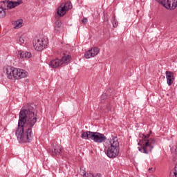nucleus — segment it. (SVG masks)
<instances>
[{"mask_svg": "<svg viewBox=\"0 0 177 177\" xmlns=\"http://www.w3.org/2000/svg\"><path fill=\"white\" fill-rule=\"evenodd\" d=\"M37 106L29 104L24 106L20 112L18 120V127L15 131L17 139L19 143H31L34 139L32 127L37 123Z\"/></svg>", "mask_w": 177, "mask_h": 177, "instance_id": "nucleus-1", "label": "nucleus"}, {"mask_svg": "<svg viewBox=\"0 0 177 177\" xmlns=\"http://www.w3.org/2000/svg\"><path fill=\"white\" fill-rule=\"evenodd\" d=\"M28 75V73L23 69H17L13 67L6 68V77L8 80H20L26 78Z\"/></svg>", "mask_w": 177, "mask_h": 177, "instance_id": "nucleus-2", "label": "nucleus"}, {"mask_svg": "<svg viewBox=\"0 0 177 177\" xmlns=\"http://www.w3.org/2000/svg\"><path fill=\"white\" fill-rule=\"evenodd\" d=\"M154 145H156V139L149 138V140H145L141 148L138 147V150L141 151V153L149 154V153H151V150L154 149Z\"/></svg>", "mask_w": 177, "mask_h": 177, "instance_id": "nucleus-3", "label": "nucleus"}, {"mask_svg": "<svg viewBox=\"0 0 177 177\" xmlns=\"http://www.w3.org/2000/svg\"><path fill=\"white\" fill-rule=\"evenodd\" d=\"M48 44V38H35L33 40V46L35 50H38L39 52L44 50Z\"/></svg>", "mask_w": 177, "mask_h": 177, "instance_id": "nucleus-4", "label": "nucleus"}, {"mask_svg": "<svg viewBox=\"0 0 177 177\" xmlns=\"http://www.w3.org/2000/svg\"><path fill=\"white\" fill-rule=\"evenodd\" d=\"M162 3L165 8L170 10H175L177 8V0H156Z\"/></svg>", "mask_w": 177, "mask_h": 177, "instance_id": "nucleus-5", "label": "nucleus"}, {"mask_svg": "<svg viewBox=\"0 0 177 177\" xmlns=\"http://www.w3.org/2000/svg\"><path fill=\"white\" fill-rule=\"evenodd\" d=\"M162 3L165 8L170 10H175L177 8V0H156Z\"/></svg>", "mask_w": 177, "mask_h": 177, "instance_id": "nucleus-6", "label": "nucleus"}, {"mask_svg": "<svg viewBox=\"0 0 177 177\" xmlns=\"http://www.w3.org/2000/svg\"><path fill=\"white\" fill-rule=\"evenodd\" d=\"M90 133V139L93 140V142L95 143H103V142H106V139H107V138H106L103 133L93 131Z\"/></svg>", "mask_w": 177, "mask_h": 177, "instance_id": "nucleus-7", "label": "nucleus"}, {"mask_svg": "<svg viewBox=\"0 0 177 177\" xmlns=\"http://www.w3.org/2000/svg\"><path fill=\"white\" fill-rule=\"evenodd\" d=\"M100 49L97 47H93L91 50H88L86 53L84 54V57L86 59H91V57H95V56H97V55L99 54Z\"/></svg>", "mask_w": 177, "mask_h": 177, "instance_id": "nucleus-8", "label": "nucleus"}, {"mask_svg": "<svg viewBox=\"0 0 177 177\" xmlns=\"http://www.w3.org/2000/svg\"><path fill=\"white\" fill-rule=\"evenodd\" d=\"M4 3L7 9H15V8L19 6V5H21V3H23V1L21 0H18V1H4Z\"/></svg>", "mask_w": 177, "mask_h": 177, "instance_id": "nucleus-9", "label": "nucleus"}, {"mask_svg": "<svg viewBox=\"0 0 177 177\" xmlns=\"http://www.w3.org/2000/svg\"><path fill=\"white\" fill-rule=\"evenodd\" d=\"M120 153V149H116L115 148L109 147L106 151V156L109 158H115Z\"/></svg>", "mask_w": 177, "mask_h": 177, "instance_id": "nucleus-10", "label": "nucleus"}, {"mask_svg": "<svg viewBox=\"0 0 177 177\" xmlns=\"http://www.w3.org/2000/svg\"><path fill=\"white\" fill-rule=\"evenodd\" d=\"M62 153V147L60 145H54L53 147V149L50 150V154L53 157H55L56 156H59Z\"/></svg>", "mask_w": 177, "mask_h": 177, "instance_id": "nucleus-11", "label": "nucleus"}, {"mask_svg": "<svg viewBox=\"0 0 177 177\" xmlns=\"http://www.w3.org/2000/svg\"><path fill=\"white\" fill-rule=\"evenodd\" d=\"M17 56L18 57H20V59H30L32 55L31 53L28 51H23L20 50L17 52Z\"/></svg>", "mask_w": 177, "mask_h": 177, "instance_id": "nucleus-12", "label": "nucleus"}, {"mask_svg": "<svg viewBox=\"0 0 177 177\" xmlns=\"http://www.w3.org/2000/svg\"><path fill=\"white\" fill-rule=\"evenodd\" d=\"M6 5L5 4V1L0 2V19H3L6 16Z\"/></svg>", "mask_w": 177, "mask_h": 177, "instance_id": "nucleus-13", "label": "nucleus"}, {"mask_svg": "<svg viewBox=\"0 0 177 177\" xmlns=\"http://www.w3.org/2000/svg\"><path fill=\"white\" fill-rule=\"evenodd\" d=\"M166 78L167 84L169 86H171V85L174 84V81H175V79L174 78V73L171 71H166Z\"/></svg>", "mask_w": 177, "mask_h": 177, "instance_id": "nucleus-14", "label": "nucleus"}, {"mask_svg": "<svg viewBox=\"0 0 177 177\" xmlns=\"http://www.w3.org/2000/svg\"><path fill=\"white\" fill-rule=\"evenodd\" d=\"M67 12V10L63 6V3L60 4V6L57 8V15L59 16V17H63L64 15Z\"/></svg>", "mask_w": 177, "mask_h": 177, "instance_id": "nucleus-15", "label": "nucleus"}, {"mask_svg": "<svg viewBox=\"0 0 177 177\" xmlns=\"http://www.w3.org/2000/svg\"><path fill=\"white\" fill-rule=\"evenodd\" d=\"M49 66L52 68H57L62 66V62L59 59H53L50 62Z\"/></svg>", "mask_w": 177, "mask_h": 177, "instance_id": "nucleus-16", "label": "nucleus"}, {"mask_svg": "<svg viewBox=\"0 0 177 177\" xmlns=\"http://www.w3.org/2000/svg\"><path fill=\"white\" fill-rule=\"evenodd\" d=\"M110 143H111V146L109 147L120 150V142H118V140L117 139V138H113L110 142Z\"/></svg>", "mask_w": 177, "mask_h": 177, "instance_id": "nucleus-17", "label": "nucleus"}, {"mask_svg": "<svg viewBox=\"0 0 177 177\" xmlns=\"http://www.w3.org/2000/svg\"><path fill=\"white\" fill-rule=\"evenodd\" d=\"M93 131H85L84 130L82 131L81 138L82 139H85L86 140L88 139H91V133Z\"/></svg>", "mask_w": 177, "mask_h": 177, "instance_id": "nucleus-18", "label": "nucleus"}, {"mask_svg": "<svg viewBox=\"0 0 177 177\" xmlns=\"http://www.w3.org/2000/svg\"><path fill=\"white\" fill-rule=\"evenodd\" d=\"M12 26H15V28H20V27H23V21L19 19L17 21H12Z\"/></svg>", "mask_w": 177, "mask_h": 177, "instance_id": "nucleus-19", "label": "nucleus"}, {"mask_svg": "<svg viewBox=\"0 0 177 177\" xmlns=\"http://www.w3.org/2000/svg\"><path fill=\"white\" fill-rule=\"evenodd\" d=\"M71 59V56L70 55H64V57H62L61 60V64L62 65L64 63H68L70 60Z\"/></svg>", "mask_w": 177, "mask_h": 177, "instance_id": "nucleus-20", "label": "nucleus"}, {"mask_svg": "<svg viewBox=\"0 0 177 177\" xmlns=\"http://www.w3.org/2000/svg\"><path fill=\"white\" fill-rule=\"evenodd\" d=\"M63 6L66 10H70V9H73V5L71 4V1H66L65 3H63Z\"/></svg>", "mask_w": 177, "mask_h": 177, "instance_id": "nucleus-21", "label": "nucleus"}, {"mask_svg": "<svg viewBox=\"0 0 177 177\" xmlns=\"http://www.w3.org/2000/svg\"><path fill=\"white\" fill-rule=\"evenodd\" d=\"M139 137L142 138V140H140V142H138V145H140V143H142V145H143V143H145L146 142V140H149V139H146V135H145L143 133H140Z\"/></svg>", "mask_w": 177, "mask_h": 177, "instance_id": "nucleus-22", "label": "nucleus"}, {"mask_svg": "<svg viewBox=\"0 0 177 177\" xmlns=\"http://www.w3.org/2000/svg\"><path fill=\"white\" fill-rule=\"evenodd\" d=\"M60 27H62V21L57 20L55 23V31L58 32Z\"/></svg>", "mask_w": 177, "mask_h": 177, "instance_id": "nucleus-23", "label": "nucleus"}, {"mask_svg": "<svg viewBox=\"0 0 177 177\" xmlns=\"http://www.w3.org/2000/svg\"><path fill=\"white\" fill-rule=\"evenodd\" d=\"M170 177H177V168L175 167L174 169L170 172Z\"/></svg>", "mask_w": 177, "mask_h": 177, "instance_id": "nucleus-24", "label": "nucleus"}, {"mask_svg": "<svg viewBox=\"0 0 177 177\" xmlns=\"http://www.w3.org/2000/svg\"><path fill=\"white\" fill-rule=\"evenodd\" d=\"M113 27L116 28L118 27V21L115 19V16H113V19L112 21Z\"/></svg>", "mask_w": 177, "mask_h": 177, "instance_id": "nucleus-25", "label": "nucleus"}, {"mask_svg": "<svg viewBox=\"0 0 177 177\" xmlns=\"http://www.w3.org/2000/svg\"><path fill=\"white\" fill-rule=\"evenodd\" d=\"M17 42L19 44V45H23V44H24V39L22 37H19L17 38Z\"/></svg>", "mask_w": 177, "mask_h": 177, "instance_id": "nucleus-26", "label": "nucleus"}, {"mask_svg": "<svg viewBox=\"0 0 177 177\" xmlns=\"http://www.w3.org/2000/svg\"><path fill=\"white\" fill-rule=\"evenodd\" d=\"M83 177H93V174L88 173V174H84L83 175Z\"/></svg>", "mask_w": 177, "mask_h": 177, "instance_id": "nucleus-27", "label": "nucleus"}, {"mask_svg": "<svg viewBox=\"0 0 177 177\" xmlns=\"http://www.w3.org/2000/svg\"><path fill=\"white\" fill-rule=\"evenodd\" d=\"M82 23H84V24L88 23V19L86 18H84L82 20Z\"/></svg>", "mask_w": 177, "mask_h": 177, "instance_id": "nucleus-28", "label": "nucleus"}, {"mask_svg": "<svg viewBox=\"0 0 177 177\" xmlns=\"http://www.w3.org/2000/svg\"><path fill=\"white\" fill-rule=\"evenodd\" d=\"M106 109H107L108 113L109 111H111V106L110 104L107 105Z\"/></svg>", "mask_w": 177, "mask_h": 177, "instance_id": "nucleus-29", "label": "nucleus"}, {"mask_svg": "<svg viewBox=\"0 0 177 177\" xmlns=\"http://www.w3.org/2000/svg\"><path fill=\"white\" fill-rule=\"evenodd\" d=\"M150 135H151V131H150L149 133H148V134H147V135L145 136L146 139H149V138H150Z\"/></svg>", "mask_w": 177, "mask_h": 177, "instance_id": "nucleus-30", "label": "nucleus"}, {"mask_svg": "<svg viewBox=\"0 0 177 177\" xmlns=\"http://www.w3.org/2000/svg\"><path fill=\"white\" fill-rule=\"evenodd\" d=\"M113 99H115L114 95H109V100H113Z\"/></svg>", "mask_w": 177, "mask_h": 177, "instance_id": "nucleus-31", "label": "nucleus"}, {"mask_svg": "<svg viewBox=\"0 0 177 177\" xmlns=\"http://www.w3.org/2000/svg\"><path fill=\"white\" fill-rule=\"evenodd\" d=\"M154 171V169H153V168H149V172H150L151 174L152 173V172H153Z\"/></svg>", "mask_w": 177, "mask_h": 177, "instance_id": "nucleus-32", "label": "nucleus"}, {"mask_svg": "<svg viewBox=\"0 0 177 177\" xmlns=\"http://www.w3.org/2000/svg\"><path fill=\"white\" fill-rule=\"evenodd\" d=\"M95 177H102V174L97 173V174L95 175Z\"/></svg>", "mask_w": 177, "mask_h": 177, "instance_id": "nucleus-33", "label": "nucleus"}, {"mask_svg": "<svg viewBox=\"0 0 177 177\" xmlns=\"http://www.w3.org/2000/svg\"><path fill=\"white\" fill-rule=\"evenodd\" d=\"M106 96V95H102L101 97V99H104V97Z\"/></svg>", "mask_w": 177, "mask_h": 177, "instance_id": "nucleus-34", "label": "nucleus"}]
</instances>
